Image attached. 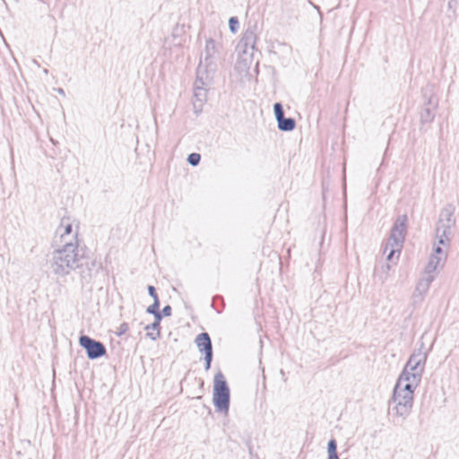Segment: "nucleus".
<instances>
[{
    "mask_svg": "<svg viewBox=\"0 0 459 459\" xmlns=\"http://www.w3.org/2000/svg\"><path fill=\"white\" fill-rule=\"evenodd\" d=\"M78 241H65L52 253L50 267L57 276H66L73 270L83 266V255L79 253Z\"/></svg>",
    "mask_w": 459,
    "mask_h": 459,
    "instance_id": "1",
    "label": "nucleus"
},
{
    "mask_svg": "<svg viewBox=\"0 0 459 459\" xmlns=\"http://www.w3.org/2000/svg\"><path fill=\"white\" fill-rule=\"evenodd\" d=\"M407 223L408 217L406 214L400 215L395 220L385 247V252L390 249L386 256L387 261H392L395 253L400 255L407 233Z\"/></svg>",
    "mask_w": 459,
    "mask_h": 459,
    "instance_id": "2",
    "label": "nucleus"
},
{
    "mask_svg": "<svg viewBox=\"0 0 459 459\" xmlns=\"http://www.w3.org/2000/svg\"><path fill=\"white\" fill-rule=\"evenodd\" d=\"M212 402L217 412L225 414L229 412L230 391L227 381L221 371L214 376Z\"/></svg>",
    "mask_w": 459,
    "mask_h": 459,
    "instance_id": "3",
    "label": "nucleus"
},
{
    "mask_svg": "<svg viewBox=\"0 0 459 459\" xmlns=\"http://www.w3.org/2000/svg\"><path fill=\"white\" fill-rule=\"evenodd\" d=\"M214 74H210L203 69V66L196 69V79L194 83V98L200 106L207 100V92L212 84Z\"/></svg>",
    "mask_w": 459,
    "mask_h": 459,
    "instance_id": "4",
    "label": "nucleus"
},
{
    "mask_svg": "<svg viewBox=\"0 0 459 459\" xmlns=\"http://www.w3.org/2000/svg\"><path fill=\"white\" fill-rule=\"evenodd\" d=\"M221 45L217 43L213 39H206L204 48V57L201 59L198 67L203 66L210 74H215L217 70V59L219 57L220 48Z\"/></svg>",
    "mask_w": 459,
    "mask_h": 459,
    "instance_id": "5",
    "label": "nucleus"
},
{
    "mask_svg": "<svg viewBox=\"0 0 459 459\" xmlns=\"http://www.w3.org/2000/svg\"><path fill=\"white\" fill-rule=\"evenodd\" d=\"M400 385L401 384H396L394 388L392 401L394 406L392 410L394 411V413L398 417L405 419L411 413L413 404V395L401 393L399 389Z\"/></svg>",
    "mask_w": 459,
    "mask_h": 459,
    "instance_id": "6",
    "label": "nucleus"
},
{
    "mask_svg": "<svg viewBox=\"0 0 459 459\" xmlns=\"http://www.w3.org/2000/svg\"><path fill=\"white\" fill-rule=\"evenodd\" d=\"M257 23H248L242 38L240 39L237 48L239 52L253 56L257 41Z\"/></svg>",
    "mask_w": 459,
    "mask_h": 459,
    "instance_id": "7",
    "label": "nucleus"
},
{
    "mask_svg": "<svg viewBox=\"0 0 459 459\" xmlns=\"http://www.w3.org/2000/svg\"><path fill=\"white\" fill-rule=\"evenodd\" d=\"M79 344L86 351L89 359H100L107 353V349L101 342L88 335H82L79 338Z\"/></svg>",
    "mask_w": 459,
    "mask_h": 459,
    "instance_id": "8",
    "label": "nucleus"
},
{
    "mask_svg": "<svg viewBox=\"0 0 459 459\" xmlns=\"http://www.w3.org/2000/svg\"><path fill=\"white\" fill-rule=\"evenodd\" d=\"M426 359H427L426 353L421 352L420 351H419L418 352H413L410 356V358L403 368L404 376H406V374H409L408 372H410V373L423 372Z\"/></svg>",
    "mask_w": 459,
    "mask_h": 459,
    "instance_id": "9",
    "label": "nucleus"
},
{
    "mask_svg": "<svg viewBox=\"0 0 459 459\" xmlns=\"http://www.w3.org/2000/svg\"><path fill=\"white\" fill-rule=\"evenodd\" d=\"M454 226L449 224L437 221L436 227V238H437L439 245L449 246L451 229Z\"/></svg>",
    "mask_w": 459,
    "mask_h": 459,
    "instance_id": "10",
    "label": "nucleus"
},
{
    "mask_svg": "<svg viewBox=\"0 0 459 459\" xmlns=\"http://www.w3.org/2000/svg\"><path fill=\"white\" fill-rule=\"evenodd\" d=\"M195 342L201 353H204V355L208 354L210 357L211 353H212V344L208 333L204 332L199 333L196 336Z\"/></svg>",
    "mask_w": 459,
    "mask_h": 459,
    "instance_id": "11",
    "label": "nucleus"
},
{
    "mask_svg": "<svg viewBox=\"0 0 459 459\" xmlns=\"http://www.w3.org/2000/svg\"><path fill=\"white\" fill-rule=\"evenodd\" d=\"M73 226L65 219H62L61 224L57 229V233L60 234L61 241L65 244V241H77V232L72 234Z\"/></svg>",
    "mask_w": 459,
    "mask_h": 459,
    "instance_id": "12",
    "label": "nucleus"
},
{
    "mask_svg": "<svg viewBox=\"0 0 459 459\" xmlns=\"http://www.w3.org/2000/svg\"><path fill=\"white\" fill-rule=\"evenodd\" d=\"M86 266V271L82 270L81 272L82 281L85 283H89L93 277L94 273H97L99 270L101 269V264L97 263L95 260L91 261V263L83 262V265Z\"/></svg>",
    "mask_w": 459,
    "mask_h": 459,
    "instance_id": "13",
    "label": "nucleus"
},
{
    "mask_svg": "<svg viewBox=\"0 0 459 459\" xmlns=\"http://www.w3.org/2000/svg\"><path fill=\"white\" fill-rule=\"evenodd\" d=\"M455 212V207L452 204H446L442 208L439 213L438 221L442 223H446L451 226H455V220L453 218Z\"/></svg>",
    "mask_w": 459,
    "mask_h": 459,
    "instance_id": "14",
    "label": "nucleus"
},
{
    "mask_svg": "<svg viewBox=\"0 0 459 459\" xmlns=\"http://www.w3.org/2000/svg\"><path fill=\"white\" fill-rule=\"evenodd\" d=\"M443 257L437 255H431L424 270L425 273H433L438 267L443 266Z\"/></svg>",
    "mask_w": 459,
    "mask_h": 459,
    "instance_id": "15",
    "label": "nucleus"
},
{
    "mask_svg": "<svg viewBox=\"0 0 459 459\" xmlns=\"http://www.w3.org/2000/svg\"><path fill=\"white\" fill-rule=\"evenodd\" d=\"M406 374L404 376V369L403 370L402 374L400 375L396 384L404 383L405 381L412 382L414 384H420L423 372H414Z\"/></svg>",
    "mask_w": 459,
    "mask_h": 459,
    "instance_id": "16",
    "label": "nucleus"
},
{
    "mask_svg": "<svg viewBox=\"0 0 459 459\" xmlns=\"http://www.w3.org/2000/svg\"><path fill=\"white\" fill-rule=\"evenodd\" d=\"M277 123L279 130L283 132L292 131L296 126L295 119L292 117H285V116L279 119Z\"/></svg>",
    "mask_w": 459,
    "mask_h": 459,
    "instance_id": "17",
    "label": "nucleus"
},
{
    "mask_svg": "<svg viewBox=\"0 0 459 459\" xmlns=\"http://www.w3.org/2000/svg\"><path fill=\"white\" fill-rule=\"evenodd\" d=\"M429 289V287L420 280L413 293L414 301H422L424 295L428 292Z\"/></svg>",
    "mask_w": 459,
    "mask_h": 459,
    "instance_id": "18",
    "label": "nucleus"
},
{
    "mask_svg": "<svg viewBox=\"0 0 459 459\" xmlns=\"http://www.w3.org/2000/svg\"><path fill=\"white\" fill-rule=\"evenodd\" d=\"M435 117L434 110L429 107L422 108L420 113V120L422 123H430Z\"/></svg>",
    "mask_w": 459,
    "mask_h": 459,
    "instance_id": "19",
    "label": "nucleus"
},
{
    "mask_svg": "<svg viewBox=\"0 0 459 459\" xmlns=\"http://www.w3.org/2000/svg\"><path fill=\"white\" fill-rule=\"evenodd\" d=\"M418 385H419V384H414L412 382L405 381L404 383H401L399 389L401 390V393H403V394H406L408 395H410V394L413 395L414 390L416 389V387Z\"/></svg>",
    "mask_w": 459,
    "mask_h": 459,
    "instance_id": "20",
    "label": "nucleus"
},
{
    "mask_svg": "<svg viewBox=\"0 0 459 459\" xmlns=\"http://www.w3.org/2000/svg\"><path fill=\"white\" fill-rule=\"evenodd\" d=\"M327 451H328V458L327 459H333L338 456L337 455V443L336 440L332 438L327 445Z\"/></svg>",
    "mask_w": 459,
    "mask_h": 459,
    "instance_id": "21",
    "label": "nucleus"
},
{
    "mask_svg": "<svg viewBox=\"0 0 459 459\" xmlns=\"http://www.w3.org/2000/svg\"><path fill=\"white\" fill-rule=\"evenodd\" d=\"M154 316V322L151 325H148L145 326V330L149 331L150 328H159L160 327V321L163 317V315L161 314V312L159 310L156 314H153Z\"/></svg>",
    "mask_w": 459,
    "mask_h": 459,
    "instance_id": "22",
    "label": "nucleus"
},
{
    "mask_svg": "<svg viewBox=\"0 0 459 459\" xmlns=\"http://www.w3.org/2000/svg\"><path fill=\"white\" fill-rule=\"evenodd\" d=\"M273 111H274V116H275L276 121H278L282 117H284V110H283V107H282L281 103H280V102L274 103Z\"/></svg>",
    "mask_w": 459,
    "mask_h": 459,
    "instance_id": "23",
    "label": "nucleus"
},
{
    "mask_svg": "<svg viewBox=\"0 0 459 459\" xmlns=\"http://www.w3.org/2000/svg\"><path fill=\"white\" fill-rule=\"evenodd\" d=\"M201 155L199 153L193 152L188 155L187 162L192 166H197L200 163Z\"/></svg>",
    "mask_w": 459,
    "mask_h": 459,
    "instance_id": "24",
    "label": "nucleus"
},
{
    "mask_svg": "<svg viewBox=\"0 0 459 459\" xmlns=\"http://www.w3.org/2000/svg\"><path fill=\"white\" fill-rule=\"evenodd\" d=\"M239 26V22L238 17L232 16L229 20V27L231 32L235 33L237 32Z\"/></svg>",
    "mask_w": 459,
    "mask_h": 459,
    "instance_id": "25",
    "label": "nucleus"
},
{
    "mask_svg": "<svg viewBox=\"0 0 459 459\" xmlns=\"http://www.w3.org/2000/svg\"><path fill=\"white\" fill-rule=\"evenodd\" d=\"M159 308H160V300H159V299H156V300L153 301V303L147 307L146 312L148 314L153 315V314H156L160 310Z\"/></svg>",
    "mask_w": 459,
    "mask_h": 459,
    "instance_id": "26",
    "label": "nucleus"
},
{
    "mask_svg": "<svg viewBox=\"0 0 459 459\" xmlns=\"http://www.w3.org/2000/svg\"><path fill=\"white\" fill-rule=\"evenodd\" d=\"M160 326L159 328H150L149 330H152V332H148L147 336L152 341H156L160 336Z\"/></svg>",
    "mask_w": 459,
    "mask_h": 459,
    "instance_id": "27",
    "label": "nucleus"
},
{
    "mask_svg": "<svg viewBox=\"0 0 459 459\" xmlns=\"http://www.w3.org/2000/svg\"><path fill=\"white\" fill-rule=\"evenodd\" d=\"M435 280V274L433 273H425L423 277L420 279L421 281L426 283L429 287H430L431 283Z\"/></svg>",
    "mask_w": 459,
    "mask_h": 459,
    "instance_id": "28",
    "label": "nucleus"
},
{
    "mask_svg": "<svg viewBox=\"0 0 459 459\" xmlns=\"http://www.w3.org/2000/svg\"><path fill=\"white\" fill-rule=\"evenodd\" d=\"M435 280V274L433 273H425L423 277L420 279L421 281L426 283L429 287H430L431 283Z\"/></svg>",
    "mask_w": 459,
    "mask_h": 459,
    "instance_id": "29",
    "label": "nucleus"
},
{
    "mask_svg": "<svg viewBox=\"0 0 459 459\" xmlns=\"http://www.w3.org/2000/svg\"><path fill=\"white\" fill-rule=\"evenodd\" d=\"M441 245L438 244L437 247L434 248V253L431 255H437L443 257V262L446 259V253L443 250V248L440 247Z\"/></svg>",
    "mask_w": 459,
    "mask_h": 459,
    "instance_id": "30",
    "label": "nucleus"
},
{
    "mask_svg": "<svg viewBox=\"0 0 459 459\" xmlns=\"http://www.w3.org/2000/svg\"><path fill=\"white\" fill-rule=\"evenodd\" d=\"M129 327H128V324L127 323H122L118 327H117V331L116 332V334L117 336H121L123 334H125L127 331H128Z\"/></svg>",
    "mask_w": 459,
    "mask_h": 459,
    "instance_id": "31",
    "label": "nucleus"
},
{
    "mask_svg": "<svg viewBox=\"0 0 459 459\" xmlns=\"http://www.w3.org/2000/svg\"><path fill=\"white\" fill-rule=\"evenodd\" d=\"M212 356H213V353H211L210 357L208 356V354L204 355V361H205L204 368H205L206 371L211 368V364H212Z\"/></svg>",
    "mask_w": 459,
    "mask_h": 459,
    "instance_id": "32",
    "label": "nucleus"
},
{
    "mask_svg": "<svg viewBox=\"0 0 459 459\" xmlns=\"http://www.w3.org/2000/svg\"><path fill=\"white\" fill-rule=\"evenodd\" d=\"M148 293L153 299V301H155L156 299H159L154 286H152V285L148 286Z\"/></svg>",
    "mask_w": 459,
    "mask_h": 459,
    "instance_id": "33",
    "label": "nucleus"
},
{
    "mask_svg": "<svg viewBox=\"0 0 459 459\" xmlns=\"http://www.w3.org/2000/svg\"><path fill=\"white\" fill-rule=\"evenodd\" d=\"M163 316H169L172 313V308L169 305L165 306L160 311Z\"/></svg>",
    "mask_w": 459,
    "mask_h": 459,
    "instance_id": "34",
    "label": "nucleus"
},
{
    "mask_svg": "<svg viewBox=\"0 0 459 459\" xmlns=\"http://www.w3.org/2000/svg\"><path fill=\"white\" fill-rule=\"evenodd\" d=\"M390 268H391L390 264H386L385 265V272H384L385 275L381 276V280L383 281H385L387 279V274H388V271L390 270Z\"/></svg>",
    "mask_w": 459,
    "mask_h": 459,
    "instance_id": "35",
    "label": "nucleus"
},
{
    "mask_svg": "<svg viewBox=\"0 0 459 459\" xmlns=\"http://www.w3.org/2000/svg\"><path fill=\"white\" fill-rule=\"evenodd\" d=\"M56 91H57L60 95H62V96H65V93L64 89H62V88H57V89H56Z\"/></svg>",
    "mask_w": 459,
    "mask_h": 459,
    "instance_id": "36",
    "label": "nucleus"
},
{
    "mask_svg": "<svg viewBox=\"0 0 459 459\" xmlns=\"http://www.w3.org/2000/svg\"><path fill=\"white\" fill-rule=\"evenodd\" d=\"M215 299H221V297H220V296L215 297V298L213 299V301L215 300Z\"/></svg>",
    "mask_w": 459,
    "mask_h": 459,
    "instance_id": "37",
    "label": "nucleus"
},
{
    "mask_svg": "<svg viewBox=\"0 0 459 459\" xmlns=\"http://www.w3.org/2000/svg\"><path fill=\"white\" fill-rule=\"evenodd\" d=\"M44 74H48V69H44Z\"/></svg>",
    "mask_w": 459,
    "mask_h": 459,
    "instance_id": "38",
    "label": "nucleus"
}]
</instances>
